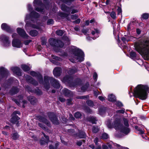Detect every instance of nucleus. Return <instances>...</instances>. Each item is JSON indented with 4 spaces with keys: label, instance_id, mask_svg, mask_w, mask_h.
<instances>
[{
    "label": "nucleus",
    "instance_id": "1",
    "mask_svg": "<svg viewBox=\"0 0 149 149\" xmlns=\"http://www.w3.org/2000/svg\"><path fill=\"white\" fill-rule=\"evenodd\" d=\"M61 55L65 57H68L72 56V57L70 58L69 60L73 63L81 62L84 60V52L75 46L71 47L68 53L64 52Z\"/></svg>",
    "mask_w": 149,
    "mask_h": 149
},
{
    "label": "nucleus",
    "instance_id": "2",
    "mask_svg": "<svg viewBox=\"0 0 149 149\" xmlns=\"http://www.w3.org/2000/svg\"><path fill=\"white\" fill-rule=\"evenodd\" d=\"M73 77L69 76H66L61 80L62 81L66 84H68L71 87H77V88L80 87V89H78V91L80 92H84L86 91H89L88 89L89 84L88 82L85 85L81 87V81L79 79H77L75 82H72Z\"/></svg>",
    "mask_w": 149,
    "mask_h": 149
},
{
    "label": "nucleus",
    "instance_id": "3",
    "mask_svg": "<svg viewBox=\"0 0 149 149\" xmlns=\"http://www.w3.org/2000/svg\"><path fill=\"white\" fill-rule=\"evenodd\" d=\"M134 46L136 50L144 59H149V40L144 39L139 43H136Z\"/></svg>",
    "mask_w": 149,
    "mask_h": 149
},
{
    "label": "nucleus",
    "instance_id": "4",
    "mask_svg": "<svg viewBox=\"0 0 149 149\" xmlns=\"http://www.w3.org/2000/svg\"><path fill=\"white\" fill-rule=\"evenodd\" d=\"M123 121L124 125H122L120 123L119 119H117L114 122L112 125L107 123V126L110 128L113 127L116 130H120L121 132L127 135L130 132V129L128 127L129 122L127 119L125 118H123Z\"/></svg>",
    "mask_w": 149,
    "mask_h": 149
},
{
    "label": "nucleus",
    "instance_id": "5",
    "mask_svg": "<svg viewBox=\"0 0 149 149\" xmlns=\"http://www.w3.org/2000/svg\"><path fill=\"white\" fill-rule=\"evenodd\" d=\"M147 92L149 93V88L148 86L140 84L136 87L133 94L135 97L144 100L147 98Z\"/></svg>",
    "mask_w": 149,
    "mask_h": 149
},
{
    "label": "nucleus",
    "instance_id": "6",
    "mask_svg": "<svg viewBox=\"0 0 149 149\" xmlns=\"http://www.w3.org/2000/svg\"><path fill=\"white\" fill-rule=\"evenodd\" d=\"M39 16V14L38 13L34 11H33L31 12V15H26L25 18V21L26 23L25 26V28L26 31H27V27H30L33 28L39 29L40 28V26L39 24H37L36 25L35 24H31L28 23V22L26 21L27 20L31 19V21L33 20V19L34 18L35 20L37 21V18H38Z\"/></svg>",
    "mask_w": 149,
    "mask_h": 149
},
{
    "label": "nucleus",
    "instance_id": "7",
    "mask_svg": "<svg viewBox=\"0 0 149 149\" xmlns=\"http://www.w3.org/2000/svg\"><path fill=\"white\" fill-rule=\"evenodd\" d=\"M44 81L45 88L47 90H48L50 87L49 81L54 88H58L60 87L58 81L52 77H50L47 76H45L44 77Z\"/></svg>",
    "mask_w": 149,
    "mask_h": 149
},
{
    "label": "nucleus",
    "instance_id": "8",
    "mask_svg": "<svg viewBox=\"0 0 149 149\" xmlns=\"http://www.w3.org/2000/svg\"><path fill=\"white\" fill-rule=\"evenodd\" d=\"M49 42L51 45L56 47H62L64 45L61 40L53 38L49 39Z\"/></svg>",
    "mask_w": 149,
    "mask_h": 149
},
{
    "label": "nucleus",
    "instance_id": "9",
    "mask_svg": "<svg viewBox=\"0 0 149 149\" xmlns=\"http://www.w3.org/2000/svg\"><path fill=\"white\" fill-rule=\"evenodd\" d=\"M33 3L36 10L42 13H44V9L42 8L44 5L42 3L41 0H34Z\"/></svg>",
    "mask_w": 149,
    "mask_h": 149
},
{
    "label": "nucleus",
    "instance_id": "10",
    "mask_svg": "<svg viewBox=\"0 0 149 149\" xmlns=\"http://www.w3.org/2000/svg\"><path fill=\"white\" fill-rule=\"evenodd\" d=\"M0 41L2 43L3 45L5 47H8L10 45V42L9 40L8 36L2 34L0 36Z\"/></svg>",
    "mask_w": 149,
    "mask_h": 149
},
{
    "label": "nucleus",
    "instance_id": "11",
    "mask_svg": "<svg viewBox=\"0 0 149 149\" xmlns=\"http://www.w3.org/2000/svg\"><path fill=\"white\" fill-rule=\"evenodd\" d=\"M49 117L53 124L55 125H58L59 124L58 121L55 114L53 113H49L48 114Z\"/></svg>",
    "mask_w": 149,
    "mask_h": 149
},
{
    "label": "nucleus",
    "instance_id": "12",
    "mask_svg": "<svg viewBox=\"0 0 149 149\" xmlns=\"http://www.w3.org/2000/svg\"><path fill=\"white\" fill-rule=\"evenodd\" d=\"M68 132L70 133L72 132V135H74L76 138H85L86 137V135L84 132L83 131H80L78 135L75 134L73 133L74 130L73 129H70L68 130Z\"/></svg>",
    "mask_w": 149,
    "mask_h": 149
},
{
    "label": "nucleus",
    "instance_id": "13",
    "mask_svg": "<svg viewBox=\"0 0 149 149\" xmlns=\"http://www.w3.org/2000/svg\"><path fill=\"white\" fill-rule=\"evenodd\" d=\"M20 114V112L18 111H14L12 114V117L10 119L11 122L14 123H17L18 120L20 119V118L16 115V114H18L19 115Z\"/></svg>",
    "mask_w": 149,
    "mask_h": 149
},
{
    "label": "nucleus",
    "instance_id": "14",
    "mask_svg": "<svg viewBox=\"0 0 149 149\" xmlns=\"http://www.w3.org/2000/svg\"><path fill=\"white\" fill-rule=\"evenodd\" d=\"M30 74L32 76L36 77L40 84L43 83L42 76L40 73H36L34 71H32L30 72Z\"/></svg>",
    "mask_w": 149,
    "mask_h": 149
},
{
    "label": "nucleus",
    "instance_id": "15",
    "mask_svg": "<svg viewBox=\"0 0 149 149\" xmlns=\"http://www.w3.org/2000/svg\"><path fill=\"white\" fill-rule=\"evenodd\" d=\"M12 45L13 47L17 48H20L22 47V44L21 41L16 39H13L12 41Z\"/></svg>",
    "mask_w": 149,
    "mask_h": 149
},
{
    "label": "nucleus",
    "instance_id": "16",
    "mask_svg": "<svg viewBox=\"0 0 149 149\" xmlns=\"http://www.w3.org/2000/svg\"><path fill=\"white\" fill-rule=\"evenodd\" d=\"M17 32L18 34L24 38H28L29 36L26 34L24 29L20 28H18Z\"/></svg>",
    "mask_w": 149,
    "mask_h": 149
},
{
    "label": "nucleus",
    "instance_id": "17",
    "mask_svg": "<svg viewBox=\"0 0 149 149\" xmlns=\"http://www.w3.org/2000/svg\"><path fill=\"white\" fill-rule=\"evenodd\" d=\"M17 32L18 34L24 38H28L29 36L26 34L24 29L20 28H18Z\"/></svg>",
    "mask_w": 149,
    "mask_h": 149
},
{
    "label": "nucleus",
    "instance_id": "18",
    "mask_svg": "<svg viewBox=\"0 0 149 149\" xmlns=\"http://www.w3.org/2000/svg\"><path fill=\"white\" fill-rule=\"evenodd\" d=\"M25 76L27 81L29 83L35 86H37L38 85V82L30 76L26 74L25 75Z\"/></svg>",
    "mask_w": 149,
    "mask_h": 149
},
{
    "label": "nucleus",
    "instance_id": "19",
    "mask_svg": "<svg viewBox=\"0 0 149 149\" xmlns=\"http://www.w3.org/2000/svg\"><path fill=\"white\" fill-rule=\"evenodd\" d=\"M1 28L3 30H4L10 33H12L13 31L10 27L6 23H3L1 25Z\"/></svg>",
    "mask_w": 149,
    "mask_h": 149
},
{
    "label": "nucleus",
    "instance_id": "20",
    "mask_svg": "<svg viewBox=\"0 0 149 149\" xmlns=\"http://www.w3.org/2000/svg\"><path fill=\"white\" fill-rule=\"evenodd\" d=\"M62 94L67 97L72 96L73 95L72 92L68 89L64 88L62 91Z\"/></svg>",
    "mask_w": 149,
    "mask_h": 149
},
{
    "label": "nucleus",
    "instance_id": "21",
    "mask_svg": "<svg viewBox=\"0 0 149 149\" xmlns=\"http://www.w3.org/2000/svg\"><path fill=\"white\" fill-rule=\"evenodd\" d=\"M61 73V69L60 67H56L53 70L54 75L56 77L59 76Z\"/></svg>",
    "mask_w": 149,
    "mask_h": 149
},
{
    "label": "nucleus",
    "instance_id": "22",
    "mask_svg": "<svg viewBox=\"0 0 149 149\" xmlns=\"http://www.w3.org/2000/svg\"><path fill=\"white\" fill-rule=\"evenodd\" d=\"M37 118L40 121L44 123L49 127H51L50 123L49 121L44 117L39 116Z\"/></svg>",
    "mask_w": 149,
    "mask_h": 149
},
{
    "label": "nucleus",
    "instance_id": "23",
    "mask_svg": "<svg viewBox=\"0 0 149 149\" xmlns=\"http://www.w3.org/2000/svg\"><path fill=\"white\" fill-rule=\"evenodd\" d=\"M43 134L44 137L46 139V140H44V139L43 138L40 141V144L41 145H43L45 144V143H47L49 140V137L48 136L46 135L44 133L42 132Z\"/></svg>",
    "mask_w": 149,
    "mask_h": 149
},
{
    "label": "nucleus",
    "instance_id": "24",
    "mask_svg": "<svg viewBox=\"0 0 149 149\" xmlns=\"http://www.w3.org/2000/svg\"><path fill=\"white\" fill-rule=\"evenodd\" d=\"M11 70L14 73H16L19 76L21 75V73L19 68L17 67H12L11 68Z\"/></svg>",
    "mask_w": 149,
    "mask_h": 149
},
{
    "label": "nucleus",
    "instance_id": "25",
    "mask_svg": "<svg viewBox=\"0 0 149 149\" xmlns=\"http://www.w3.org/2000/svg\"><path fill=\"white\" fill-rule=\"evenodd\" d=\"M68 73L70 74H72L76 73L77 72V70L75 67H73L71 68H69L67 70Z\"/></svg>",
    "mask_w": 149,
    "mask_h": 149
},
{
    "label": "nucleus",
    "instance_id": "26",
    "mask_svg": "<svg viewBox=\"0 0 149 149\" xmlns=\"http://www.w3.org/2000/svg\"><path fill=\"white\" fill-rule=\"evenodd\" d=\"M28 99L31 104L34 105L37 102L36 99L33 96H30L28 97Z\"/></svg>",
    "mask_w": 149,
    "mask_h": 149
},
{
    "label": "nucleus",
    "instance_id": "27",
    "mask_svg": "<svg viewBox=\"0 0 149 149\" xmlns=\"http://www.w3.org/2000/svg\"><path fill=\"white\" fill-rule=\"evenodd\" d=\"M52 57H53V58L55 59L56 60H50V61L52 62L53 63L56 65H58L60 64L59 63H58V62H56V60H58L59 61H60L61 60V58H60L58 57L55 56H52Z\"/></svg>",
    "mask_w": 149,
    "mask_h": 149
},
{
    "label": "nucleus",
    "instance_id": "28",
    "mask_svg": "<svg viewBox=\"0 0 149 149\" xmlns=\"http://www.w3.org/2000/svg\"><path fill=\"white\" fill-rule=\"evenodd\" d=\"M0 70L1 73L3 74L4 76L8 75L9 72L6 69L3 67H1L0 68Z\"/></svg>",
    "mask_w": 149,
    "mask_h": 149
},
{
    "label": "nucleus",
    "instance_id": "29",
    "mask_svg": "<svg viewBox=\"0 0 149 149\" xmlns=\"http://www.w3.org/2000/svg\"><path fill=\"white\" fill-rule=\"evenodd\" d=\"M88 120L92 124H96V122L97 121L96 118L94 116H90L87 118Z\"/></svg>",
    "mask_w": 149,
    "mask_h": 149
},
{
    "label": "nucleus",
    "instance_id": "30",
    "mask_svg": "<svg viewBox=\"0 0 149 149\" xmlns=\"http://www.w3.org/2000/svg\"><path fill=\"white\" fill-rule=\"evenodd\" d=\"M19 92L18 89L16 87H13L10 91V94L13 95L16 94Z\"/></svg>",
    "mask_w": 149,
    "mask_h": 149
},
{
    "label": "nucleus",
    "instance_id": "31",
    "mask_svg": "<svg viewBox=\"0 0 149 149\" xmlns=\"http://www.w3.org/2000/svg\"><path fill=\"white\" fill-rule=\"evenodd\" d=\"M132 38L133 37L132 36L128 37L126 36L125 37H122L121 38V40L123 41V42H128L131 40L132 39Z\"/></svg>",
    "mask_w": 149,
    "mask_h": 149
},
{
    "label": "nucleus",
    "instance_id": "32",
    "mask_svg": "<svg viewBox=\"0 0 149 149\" xmlns=\"http://www.w3.org/2000/svg\"><path fill=\"white\" fill-rule=\"evenodd\" d=\"M108 100L109 101L114 102L116 101V98L114 95L113 94H111L109 95Z\"/></svg>",
    "mask_w": 149,
    "mask_h": 149
},
{
    "label": "nucleus",
    "instance_id": "33",
    "mask_svg": "<svg viewBox=\"0 0 149 149\" xmlns=\"http://www.w3.org/2000/svg\"><path fill=\"white\" fill-rule=\"evenodd\" d=\"M61 9L62 10L68 12L69 11L70 8L68 7L65 4H62L61 6Z\"/></svg>",
    "mask_w": 149,
    "mask_h": 149
},
{
    "label": "nucleus",
    "instance_id": "34",
    "mask_svg": "<svg viewBox=\"0 0 149 149\" xmlns=\"http://www.w3.org/2000/svg\"><path fill=\"white\" fill-rule=\"evenodd\" d=\"M63 39L65 42V44L66 45H69L70 44V40L67 37L64 36Z\"/></svg>",
    "mask_w": 149,
    "mask_h": 149
},
{
    "label": "nucleus",
    "instance_id": "35",
    "mask_svg": "<svg viewBox=\"0 0 149 149\" xmlns=\"http://www.w3.org/2000/svg\"><path fill=\"white\" fill-rule=\"evenodd\" d=\"M29 34L31 36L34 37L38 35V32L36 30H33L29 32Z\"/></svg>",
    "mask_w": 149,
    "mask_h": 149
},
{
    "label": "nucleus",
    "instance_id": "36",
    "mask_svg": "<svg viewBox=\"0 0 149 149\" xmlns=\"http://www.w3.org/2000/svg\"><path fill=\"white\" fill-rule=\"evenodd\" d=\"M21 67L22 70L26 72L30 70V68L26 65H22L21 66Z\"/></svg>",
    "mask_w": 149,
    "mask_h": 149
},
{
    "label": "nucleus",
    "instance_id": "37",
    "mask_svg": "<svg viewBox=\"0 0 149 149\" xmlns=\"http://www.w3.org/2000/svg\"><path fill=\"white\" fill-rule=\"evenodd\" d=\"M100 32L97 29H94V31H93L91 32V33L92 35H95L96 37L95 38H97L99 37V33Z\"/></svg>",
    "mask_w": 149,
    "mask_h": 149
},
{
    "label": "nucleus",
    "instance_id": "38",
    "mask_svg": "<svg viewBox=\"0 0 149 149\" xmlns=\"http://www.w3.org/2000/svg\"><path fill=\"white\" fill-rule=\"evenodd\" d=\"M38 125L39 126L42 128L43 130L47 131V132H49V133L51 132V131L50 132L49 130H48V129L47 127L44 125L40 123H39Z\"/></svg>",
    "mask_w": 149,
    "mask_h": 149
},
{
    "label": "nucleus",
    "instance_id": "39",
    "mask_svg": "<svg viewBox=\"0 0 149 149\" xmlns=\"http://www.w3.org/2000/svg\"><path fill=\"white\" fill-rule=\"evenodd\" d=\"M28 91L31 92H34L35 93H36L37 95H40L42 94V92L41 91V90L38 89L37 90H35L34 91H32L30 90H28Z\"/></svg>",
    "mask_w": 149,
    "mask_h": 149
},
{
    "label": "nucleus",
    "instance_id": "40",
    "mask_svg": "<svg viewBox=\"0 0 149 149\" xmlns=\"http://www.w3.org/2000/svg\"><path fill=\"white\" fill-rule=\"evenodd\" d=\"M63 2L65 3L68 5H70L72 2L75 0H61Z\"/></svg>",
    "mask_w": 149,
    "mask_h": 149
},
{
    "label": "nucleus",
    "instance_id": "41",
    "mask_svg": "<svg viewBox=\"0 0 149 149\" xmlns=\"http://www.w3.org/2000/svg\"><path fill=\"white\" fill-rule=\"evenodd\" d=\"M19 102L16 100H14L15 103L18 105H19V103L21 102V100H22V99H23V97L21 95H20L19 97Z\"/></svg>",
    "mask_w": 149,
    "mask_h": 149
},
{
    "label": "nucleus",
    "instance_id": "42",
    "mask_svg": "<svg viewBox=\"0 0 149 149\" xmlns=\"http://www.w3.org/2000/svg\"><path fill=\"white\" fill-rule=\"evenodd\" d=\"M64 33L63 31L60 30L56 31V34L59 36H62L63 34Z\"/></svg>",
    "mask_w": 149,
    "mask_h": 149
},
{
    "label": "nucleus",
    "instance_id": "43",
    "mask_svg": "<svg viewBox=\"0 0 149 149\" xmlns=\"http://www.w3.org/2000/svg\"><path fill=\"white\" fill-rule=\"evenodd\" d=\"M74 116L76 118H79L81 117V115L80 112H77L74 113Z\"/></svg>",
    "mask_w": 149,
    "mask_h": 149
},
{
    "label": "nucleus",
    "instance_id": "44",
    "mask_svg": "<svg viewBox=\"0 0 149 149\" xmlns=\"http://www.w3.org/2000/svg\"><path fill=\"white\" fill-rule=\"evenodd\" d=\"M19 137V135L17 133H14L12 136V138L14 140L17 139Z\"/></svg>",
    "mask_w": 149,
    "mask_h": 149
},
{
    "label": "nucleus",
    "instance_id": "45",
    "mask_svg": "<svg viewBox=\"0 0 149 149\" xmlns=\"http://www.w3.org/2000/svg\"><path fill=\"white\" fill-rule=\"evenodd\" d=\"M59 15L62 17L65 18L67 17L68 16V15L67 14L60 13Z\"/></svg>",
    "mask_w": 149,
    "mask_h": 149
},
{
    "label": "nucleus",
    "instance_id": "46",
    "mask_svg": "<svg viewBox=\"0 0 149 149\" xmlns=\"http://www.w3.org/2000/svg\"><path fill=\"white\" fill-rule=\"evenodd\" d=\"M99 130V128L98 127H93L92 129V132L93 133H96Z\"/></svg>",
    "mask_w": 149,
    "mask_h": 149
},
{
    "label": "nucleus",
    "instance_id": "47",
    "mask_svg": "<svg viewBox=\"0 0 149 149\" xmlns=\"http://www.w3.org/2000/svg\"><path fill=\"white\" fill-rule=\"evenodd\" d=\"M111 17L113 19H115L116 18V14L115 12L112 11L110 14Z\"/></svg>",
    "mask_w": 149,
    "mask_h": 149
},
{
    "label": "nucleus",
    "instance_id": "48",
    "mask_svg": "<svg viewBox=\"0 0 149 149\" xmlns=\"http://www.w3.org/2000/svg\"><path fill=\"white\" fill-rule=\"evenodd\" d=\"M87 104L89 106L93 107L94 106V104L93 102L90 100H89L86 102Z\"/></svg>",
    "mask_w": 149,
    "mask_h": 149
},
{
    "label": "nucleus",
    "instance_id": "49",
    "mask_svg": "<svg viewBox=\"0 0 149 149\" xmlns=\"http://www.w3.org/2000/svg\"><path fill=\"white\" fill-rule=\"evenodd\" d=\"M109 137V136L106 133H103L102 136V138L103 139H107Z\"/></svg>",
    "mask_w": 149,
    "mask_h": 149
},
{
    "label": "nucleus",
    "instance_id": "50",
    "mask_svg": "<svg viewBox=\"0 0 149 149\" xmlns=\"http://www.w3.org/2000/svg\"><path fill=\"white\" fill-rule=\"evenodd\" d=\"M130 55L131 57L132 58H135L136 56V53L135 52H131L130 53Z\"/></svg>",
    "mask_w": 149,
    "mask_h": 149
},
{
    "label": "nucleus",
    "instance_id": "51",
    "mask_svg": "<svg viewBox=\"0 0 149 149\" xmlns=\"http://www.w3.org/2000/svg\"><path fill=\"white\" fill-rule=\"evenodd\" d=\"M105 109V108L104 107L102 109L101 108H100L99 110V114L101 115H102L103 113H104V109Z\"/></svg>",
    "mask_w": 149,
    "mask_h": 149
},
{
    "label": "nucleus",
    "instance_id": "52",
    "mask_svg": "<svg viewBox=\"0 0 149 149\" xmlns=\"http://www.w3.org/2000/svg\"><path fill=\"white\" fill-rule=\"evenodd\" d=\"M135 128L136 129H137L138 130L139 132V133L140 134H143L144 132L141 129H140L139 128H138V127L137 126H136L135 127Z\"/></svg>",
    "mask_w": 149,
    "mask_h": 149
},
{
    "label": "nucleus",
    "instance_id": "53",
    "mask_svg": "<svg viewBox=\"0 0 149 149\" xmlns=\"http://www.w3.org/2000/svg\"><path fill=\"white\" fill-rule=\"evenodd\" d=\"M142 17L144 19H147L148 17V14L144 13L143 14Z\"/></svg>",
    "mask_w": 149,
    "mask_h": 149
},
{
    "label": "nucleus",
    "instance_id": "54",
    "mask_svg": "<svg viewBox=\"0 0 149 149\" xmlns=\"http://www.w3.org/2000/svg\"><path fill=\"white\" fill-rule=\"evenodd\" d=\"M116 104L117 107H120L123 106L122 103L119 101H117L116 102Z\"/></svg>",
    "mask_w": 149,
    "mask_h": 149
},
{
    "label": "nucleus",
    "instance_id": "55",
    "mask_svg": "<svg viewBox=\"0 0 149 149\" xmlns=\"http://www.w3.org/2000/svg\"><path fill=\"white\" fill-rule=\"evenodd\" d=\"M54 23V21L52 19H49L47 22V24L48 25H50L53 24Z\"/></svg>",
    "mask_w": 149,
    "mask_h": 149
},
{
    "label": "nucleus",
    "instance_id": "56",
    "mask_svg": "<svg viewBox=\"0 0 149 149\" xmlns=\"http://www.w3.org/2000/svg\"><path fill=\"white\" fill-rule=\"evenodd\" d=\"M78 16L76 14L72 15L71 16V18L73 20L76 19L78 18Z\"/></svg>",
    "mask_w": 149,
    "mask_h": 149
},
{
    "label": "nucleus",
    "instance_id": "57",
    "mask_svg": "<svg viewBox=\"0 0 149 149\" xmlns=\"http://www.w3.org/2000/svg\"><path fill=\"white\" fill-rule=\"evenodd\" d=\"M118 11V15H122V11L121 8L118 7L117 10Z\"/></svg>",
    "mask_w": 149,
    "mask_h": 149
},
{
    "label": "nucleus",
    "instance_id": "58",
    "mask_svg": "<svg viewBox=\"0 0 149 149\" xmlns=\"http://www.w3.org/2000/svg\"><path fill=\"white\" fill-rule=\"evenodd\" d=\"M84 141V140H80L77 142L76 144L77 145L80 146L82 144V141Z\"/></svg>",
    "mask_w": 149,
    "mask_h": 149
},
{
    "label": "nucleus",
    "instance_id": "59",
    "mask_svg": "<svg viewBox=\"0 0 149 149\" xmlns=\"http://www.w3.org/2000/svg\"><path fill=\"white\" fill-rule=\"evenodd\" d=\"M94 142L96 145H98L99 143H98V142H100L99 140V139L97 137H96L95 138V139L94 140Z\"/></svg>",
    "mask_w": 149,
    "mask_h": 149
},
{
    "label": "nucleus",
    "instance_id": "60",
    "mask_svg": "<svg viewBox=\"0 0 149 149\" xmlns=\"http://www.w3.org/2000/svg\"><path fill=\"white\" fill-rule=\"evenodd\" d=\"M113 145H114L115 146L120 149H124V148H123L120 145L116 143L113 144Z\"/></svg>",
    "mask_w": 149,
    "mask_h": 149
},
{
    "label": "nucleus",
    "instance_id": "61",
    "mask_svg": "<svg viewBox=\"0 0 149 149\" xmlns=\"http://www.w3.org/2000/svg\"><path fill=\"white\" fill-rule=\"evenodd\" d=\"M89 96L88 95L83 96L80 97H78V99H85V98H88Z\"/></svg>",
    "mask_w": 149,
    "mask_h": 149
},
{
    "label": "nucleus",
    "instance_id": "62",
    "mask_svg": "<svg viewBox=\"0 0 149 149\" xmlns=\"http://www.w3.org/2000/svg\"><path fill=\"white\" fill-rule=\"evenodd\" d=\"M88 30L87 29H83L82 30V32L85 35L87 34Z\"/></svg>",
    "mask_w": 149,
    "mask_h": 149
},
{
    "label": "nucleus",
    "instance_id": "63",
    "mask_svg": "<svg viewBox=\"0 0 149 149\" xmlns=\"http://www.w3.org/2000/svg\"><path fill=\"white\" fill-rule=\"evenodd\" d=\"M59 100L61 102H64L65 99L62 97H58Z\"/></svg>",
    "mask_w": 149,
    "mask_h": 149
},
{
    "label": "nucleus",
    "instance_id": "64",
    "mask_svg": "<svg viewBox=\"0 0 149 149\" xmlns=\"http://www.w3.org/2000/svg\"><path fill=\"white\" fill-rule=\"evenodd\" d=\"M72 100L70 99H68L67 100V104L69 105H70L72 104Z\"/></svg>",
    "mask_w": 149,
    "mask_h": 149
}]
</instances>
